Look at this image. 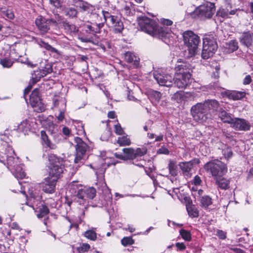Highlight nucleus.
Returning <instances> with one entry per match:
<instances>
[{"mask_svg":"<svg viewBox=\"0 0 253 253\" xmlns=\"http://www.w3.org/2000/svg\"><path fill=\"white\" fill-rule=\"evenodd\" d=\"M219 108V102L215 99H208L192 107L191 114L195 121L199 123L211 119L215 112Z\"/></svg>","mask_w":253,"mask_h":253,"instance_id":"nucleus-1","label":"nucleus"},{"mask_svg":"<svg viewBox=\"0 0 253 253\" xmlns=\"http://www.w3.org/2000/svg\"><path fill=\"white\" fill-rule=\"evenodd\" d=\"M177 62L181 64L175 68L176 72L174 84L178 88H185L191 82V66L187 62H183L181 59Z\"/></svg>","mask_w":253,"mask_h":253,"instance_id":"nucleus-2","label":"nucleus"},{"mask_svg":"<svg viewBox=\"0 0 253 253\" xmlns=\"http://www.w3.org/2000/svg\"><path fill=\"white\" fill-rule=\"evenodd\" d=\"M138 23L142 31L154 37L163 38L168 33L165 27H159L155 21L145 16L139 17Z\"/></svg>","mask_w":253,"mask_h":253,"instance_id":"nucleus-3","label":"nucleus"},{"mask_svg":"<svg viewBox=\"0 0 253 253\" xmlns=\"http://www.w3.org/2000/svg\"><path fill=\"white\" fill-rule=\"evenodd\" d=\"M48 161L50 165L48 177L57 181L64 172L63 160L53 154H50L48 155Z\"/></svg>","mask_w":253,"mask_h":253,"instance_id":"nucleus-4","label":"nucleus"},{"mask_svg":"<svg viewBox=\"0 0 253 253\" xmlns=\"http://www.w3.org/2000/svg\"><path fill=\"white\" fill-rule=\"evenodd\" d=\"M183 40L184 44L187 47L189 57L195 56L197 52L200 40L199 37L192 31H187L183 34Z\"/></svg>","mask_w":253,"mask_h":253,"instance_id":"nucleus-5","label":"nucleus"},{"mask_svg":"<svg viewBox=\"0 0 253 253\" xmlns=\"http://www.w3.org/2000/svg\"><path fill=\"white\" fill-rule=\"evenodd\" d=\"M204 168L207 172L210 173L214 177V179L222 176L227 171L226 165L217 159L207 163Z\"/></svg>","mask_w":253,"mask_h":253,"instance_id":"nucleus-6","label":"nucleus"},{"mask_svg":"<svg viewBox=\"0 0 253 253\" xmlns=\"http://www.w3.org/2000/svg\"><path fill=\"white\" fill-rule=\"evenodd\" d=\"M75 142L76 143V155L74 162L75 164H83V160L84 159L86 152L88 150L89 147L80 137H75Z\"/></svg>","mask_w":253,"mask_h":253,"instance_id":"nucleus-7","label":"nucleus"},{"mask_svg":"<svg viewBox=\"0 0 253 253\" xmlns=\"http://www.w3.org/2000/svg\"><path fill=\"white\" fill-rule=\"evenodd\" d=\"M217 49L216 42L213 38H205L203 40V47L201 54L202 58L207 59L212 56Z\"/></svg>","mask_w":253,"mask_h":253,"instance_id":"nucleus-8","label":"nucleus"},{"mask_svg":"<svg viewBox=\"0 0 253 253\" xmlns=\"http://www.w3.org/2000/svg\"><path fill=\"white\" fill-rule=\"evenodd\" d=\"M96 189L92 187L79 189L77 194V201L80 205H84L87 199H93L96 196Z\"/></svg>","mask_w":253,"mask_h":253,"instance_id":"nucleus-9","label":"nucleus"},{"mask_svg":"<svg viewBox=\"0 0 253 253\" xmlns=\"http://www.w3.org/2000/svg\"><path fill=\"white\" fill-rule=\"evenodd\" d=\"M215 11V7L214 3L207 2L203 5L199 6L197 12L201 18H210Z\"/></svg>","mask_w":253,"mask_h":253,"instance_id":"nucleus-10","label":"nucleus"},{"mask_svg":"<svg viewBox=\"0 0 253 253\" xmlns=\"http://www.w3.org/2000/svg\"><path fill=\"white\" fill-rule=\"evenodd\" d=\"M154 77L160 85L170 86L172 85L174 78L168 74L159 73L158 72L154 73Z\"/></svg>","mask_w":253,"mask_h":253,"instance_id":"nucleus-11","label":"nucleus"},{"mask_svg":"<svg viewBox=\"0 0 253 253\" xmlns=\"http://www.w3.org/2000/svg\"><path fill=\"white\" fill-rule=\"evenodd\" d=\"M231 127L237 131H248L251 128L250 122L243 118H234Z\"/></svg>","mask_w":253,"mask_h":253,"instance_id":"nucleus-12","label":"nucleus"},{"mask_svg":"<svg viewBox=\"0 0 253 253\" xmlns=\"http://www.w3.org/2000/svg\"><path fill=\"white\" fill-rule=\"evenodd\" d=\"M199 163V160L195 159L189 162H180L178 166L184 175L190 177V171L193 168V164H198Z\"/></svg>","mask_w":253,"mask_h":253,"instance_id":"nucleus-13","label":"nucleus"},{"mask_svg":"<svg viewBox=\"0 0 253 253\" xmlns=\"http://www.w3.org/2000/svg\"><path fill=\"white\" fill-rule=\"evenodd\" d=\"M56 181L49 177L45 178L44 181L41 184L42 190L46 193H53L55 191Z\"/></svg>","mask_w":253,"mask_h":253,"instance_id":"nucleus-14","label":"nucleus"},{"mask_svg":"<svg viewBox=\"0 0 253 253\" xmlns=\"http://www.w3.org/2000/svg\"><path fill=\"white\" fill-rule=\"evenodd\" d=\"M35 23L41 34L46 33L49 30L46 19L42 16H39L35 21Z\"/></svg>","mask_w":253,"mask_h":253,"instance_id":"nucleus-15","label":"nucleus"},{"mask_svg":"<svg viewBox=\"0 0 253 253\" xmlns=\"http://www.w3.org/2000/svg\"><path fill=\"white\" fill-rule=\"evenodd\" d=\"M239 41L243 45L248 47L251 46L253 42V33L250 31L243 33Z\"/></svg>","mask_w":253,"mask_h":253,"instance_id":"nucleus-16","label":"nucleus"},{"mask_svg":"<svg viewBox=\"0 0 253 253\" xmlns=\"http://www.w3.org/2000/svg\"><path fill=\"white\" fill-rule=\"evenodd\" d=\"M225 94L230 99L238 100L244 98L246 96V93L245 91L228 90L225 92Z\"/></svg>","mask_w":253,"mask_h":253,"instance_id":"nucleus-17","label":"nucleus"},{"mask_svg":"<svg viewBox=\"0 0 253 253\" xmlns=\"http://www.w3.org/2000/svg\"><path fill=\"white\" fill-rule=\"evenodd\" d=\"M215 180V184L217 185L218 187L222 190H227L230 187V180L227 178L222 177H216L214 179Z\"/></svg>","mask_w":253,"mask_h":253,"instance_id":"nucleus-18","label":"nucleus"},{"mask_svg":"<svg viewBox=\"0 0 253 253\" xmlns=\"http://www.w3.org/2000/svg\"><path fill=\"white\" fill-rule=\"evenodd\" d=\"M41 139L43 143L46 145L47 147L52 150L56 149V145L51 142L45 131L42 130L41 131Z\"/></svg>","mask_w":253,"mask_h":253,"instance_id":"nucleus-19","label":"nucleus"},{"mask_svg":"<svg viewBox=\"0 0 253 253\" xmlns=\"http://www.w3.org/2000/svg\"><path fill=\"white\" fill-rule=\"evenodd\" d=\"M239 48L238 43L236 40H231L225 43V48L226 53H232L236 51Z\"/></svg>","mask_w":253,"mask_h":253,"instance_id":"nucleus-20","label":"nucleus"},{"mask_svg":"<svg viewBox=\"0 0 253 253\" xmlns=\"http://www.w3.org/2000/svg\"><path fill=\"white\" fill-rule=\"evenodd\" d=\"M125 59L127 62L133 63L135 65L139 64V58L132 52H126L125 54Z\"/></svg>","mask_w":253,"mask_h":253,"instance_id":"nucleus-21","label":"nucleus"},{"mask_svg":"<svg viewBox=\"0 0 253 253\" xmlns=\"http://www.w3.org/2000/svg\"><path fill=\"white\" fill-rule=\"evenodd\" d=\"M17 130L18 131L22 132L25 134L31 130V126L27 119L23 121L17 126Z\"/></svg>","mask_w":253,"mask_h":253,"instance_id":"nucleus-22","label":"nucleus"},{"mask_svg":"<svg viewBox=\"0 0 253 253\" xmlns=\"http://www.w3.org/2000/svg\"><path fill=\"white\" fill-rule=\"evenodd\" d=\"M30 101L33 107H39V110H37V111L42 112L44 111V107L42 104L40 97H30Z\"/></svg>","mask_w":253,"mask_h":253,"instance_id":"nucleus-23","label":"nucleus"},{"mask_svg":"<svg viewBox=\"0 0 253 253\" xmlns=\"http://www.w3.org/2000/svg\"><path fill=\"white\" fill-rule=\"evenodd\" d=\"M186 210L190 216L192 217H197L199 216V211L191 203L188 202L186 204Z\"/></svg>","mask_w":253,"mask_h":253,"instance_id":"nucleus-24","label":"nucleus"},{"mask_svg":"<svg viewBox=\"0 0 253 253\" xmlns=\"http://www.w3.org/2000/svg\"><path fill=\"white\" fill-rule=\"evenodd\" d=\"M219 117L224 123L231 125L233 121L234 118H232L231 115L224 110L220 111Z\"/></svg>","mask_w":253,"mask_h":253,"instance_id":"nucleus-25","label":"nucleus"},{"mask_svg":"<svg viewBox=\"0 0 253 253\" xmlns=\"http://www.w3.org/2000/svg\"><path fill=\"white\" fill-rule=\"evenodd\" d=\"M38 43L41 47L44 48L47 50H48L52 53H55L57 54H60V52L57 49L52 47L48 43L43 42L42 40L38 41Z\"/></svg>","mask_w":253,"mask_h":253,"instance_id":"nucleus-26","label":"nucleus"},{"mask_svg":"<svg viewBox=\"0 0 253 253\" xmlns=\"http://www.w3.org/2000/svg\"><path fill=\"white\" fill-rule=\"evenodd\" d=\"M125 160L135 159L134 149L132 148H126L123 149Z\"/></svg>","mask_w":253,"mask_h":253,"instance_id":"nucleus-27","label":"nucleus"},{"mask_svg":"<svg viewBox=\"0 0 253 253\" xmlns=\"http://www.w3.org/2000/svg\"><path fill=\"white\" fill-rule=\"evenodd\" d=\"M79 7L84 11H86L91 14H92L95 10V7L94 6L85 2H81Z\"/></svg>","mask_w":253,"mask_h":253,"instance_id":"nucleus-28","label":"nucleus"},{"mask_svg":"<svg viewBox=\"0 0 253 253\" xmlns=\"http://www.w3.org/2000/svg\"><path fill=\"white\" fill-rule=\"evenodd\" d=\"M200 203L201 206L206 209L212 204V199L209 196H204L200 200Z\"/></svg>","mask_w":253,"mask_h":253,"instance_id":"nucleus-29","label":"nucleus"},{"mask_svg":"<svg viewBox=\"0 0 253 253\" xmlns=\"http://www.w3.org/2000/svg\"><path fill=\"white\" fill-rule=\"evenodd\" d=\"M112 26L114 27V30L116 33H120L124 29L123 23L120 18L116 20Z\"/></svg>","mask_w":253,"mask_h":253,"instance_id":"nucleus-30","label":"nucleus"},{"mask_svg":"<svg viewBox=\"0 0 253 253\" xmlns=\"http://www.w3.org/2000/svg\"><path fill=\"white\" fill-rule=\"evenodd\" d=\"M63 11L64 14L70 18L76 17L78 13L77 10L73 7H66Z\"/></svg>","mask_w":253,"mask_h":253,"instance_id":"nucleus-31","label":"nucleus"},{"mask_svg":"<svg viewBox=\"0 0 253 253\" xmlns=\"http://www.w3.org/2000/svg\"><path fill=\"white\" fill-rule=\"evenodd\" d=\"M168 168L171 175L173 176L177 175V172L176 170V166L174 161L171 160L169 161L168 165Z\"/></svg>","mask_w":253,"mask_h":253,"instance_id":"nucleus-32","label":"nucleus"},{"mask_svg":"<svg viewBox=\"0 0 253 253\" xmlns=\"http://www.w3.org/2000/svg\"><path fill=\"white\" fill-rule=\"evenodd\" d=\"M52 72V66L49 64L45 65L44 67L41 70L39 77H43L45 76L47 74L50 73Z\"/></svg>","mask_w":253,"mask_h":253,"instance_id":"nucleus-33","label":"nucleus"},{"mask_svg":"<svg viewBox=\"0 0 253 253\" xmlns=\"http://www.w3.org/2000/svg\"><path fill=\"white\" fill-rule=\"evenodd\" d=\"M117 142L120 146L129 145L131 144L130 140L127 135L119 137Z\"/></svg>","mask_w":253,"mask_h":253,"instance_id":"nucleus-34","label":"nucleus"},{"mask_svg":"<svg viewBox=\"0 0 253 253\" xmlns=\"http://www.w3.org/2000/svg\"><path fill=\"white\" fill-rule=\"evenodd\" d=\"M53 101L54 108L55 110L58 111V110H59V109H61L62 106L60 104V102H61V101H63L65 107L66 106V101H65V99L64 98H60V97H58L57 98H55L53 99Z\"/></svg>","mask_w":253,"mask_h":253,"instance_id":"nucleus-35","label":"nucleus"},{"mask_svg":"<svg viewBox=\"0 0 253 253\" xmlns=\"http://www.w3.org/2000/svg\"><path fill=\"white\" fill-rule=\"evenodd\" d=\"M134 151L135 159H136L145 155L147 153V149L145 147H143L141 148H138L135 150L134 149Z\"/></svg>","mask_w":253,"mask_h":253,"instance_id":"nucleus-36","label":"nucleus"},{"mask_svg":"<svg viewBox=\"0 0 253 253\" xmlns=\"http://www.w3.org/2000/svg\"><path fill=\"white\" fill-rule=\"evenodd\" d=\"M60 104L62 106L61 109H59V110H58L59 112V114L57 116V118L58 119V122H62L64 119V118H65L64 114H65V112L66 110L65 106L64 105V102L61 101V102H60Z\"/></svg>","mask_w":253,"mask_h":253,"instance_id":"nucleus-37","label":"nucleus"},{"mask_svg":"<svg viewBox=\"0 0 253 253\" xmlns=\"http://www.w3.org/2000/svg\"><path fill=\"white\" fill-rule=\"evenodd\" d=\"M62 24L64 28L69 32H75L77 30L74 25L70 24L66 21H63Z\"/></svg>","mask_w":253,"mask_h":253,"instance_id":"nucleus-38","label":"nucleus"},{"mask_svg":"<svg viewBox=\"0 0 253 253\" xmlns=\"http://www.w3.org/2000/svg\"><path fill=\"white\" fill-rule=\"evenodd\" d=\"M39 211L40 213L37 214V216L38 218H42L49 212V210L48 208L46 206L42 204L41 205V206H40Z\"/></svg>","mask_w":253,"mask_h":253,"instance_id":"nucleus-39","label":"nucleus"},{"mask_svg":"<svg viewBox=\"0 0 253 253\" xmlns=\"http://www.w3.org/2000/svg\"><path fill=\"white\" fill-rule=\"evenodd\" d=\"M13 64V61L10 59L4 58L0 60V64L3 68H10Z\"/></svg>","mask_w":253,"mask_h":253,"instance_id":"nucleus-40","label":"nucleus"},{"mask_svg":"<svg viewBox=\"0 0 253 253\" xmlns=\"http://www.w3.org/2000/svg\"><path fill=\"white\" fill-rule=\"evenodd\" d=\"M179 233L180 235L184 240L189 241L191 240V235L189 231L181 229Z\"/></svg>","mask_w":253,"mask_h":253,"instance_id":"nucleus-41","label":"nucleus"},{"mask_svg":"<svg viewBox=\"0 0 253 253\" xmlns=\"http://www.w3.org/2000/svg\"><path fill=\"white\" fill-rule=\"evenodd\" d=\"M84 236L91 240L95 241L96 239V233L92 230H89L84 232Z\"/></svg>","mask_w":253,"mask_h":253,"instance_id":"nucleus-42","label":"nucleus"},{"mask_svg":"<svg viewBox=\"0 0 253 253\" xmlns=\"http://www.w3.org/2000/svg\"><path fill=\"white\" fill-rule=\"evenodd\" d=\"M85 32L87 33L95 35L96 33H98V28H96L95 26L87 25L85 26Z\"/></svg>","mask_w":253,"mask_h":253,"instance_id":"nucleus-43","label":"nucleus"},{"mask_svg":"<svg viewBox=\"0 0 253 253\" xmlns=\"http://www.w3.org/2000/svg\"><path fill=\"white\" fill-rule=\"evenodd\" d=\"M121 243L124 246H127L128 245H131L134 244V240L131 237H126L123 238L121 240Z\"/></svg>","mask_w":253,"mask_h":253,"instance_id":"nucleus-44","label":"nucleus"},{"mask_svg":"<svg viewBox=\"0 0 253 253\" xmlns=\"http://www.w3.org/2000/svg\"><path fill=\"white\" fill-rule=\"evenodd\" d=\"M89 248V245L87 244H83L77 248V250L80 253H83L87 251Z\"/></svg>","mask_w":253,"mask_h":253,"instance_id":"nucleus-45","label":"nucleus"},{"mask_svg":"<svg viewBox=\"0 0 253 253\" xmlns=\"http://www.w3.org/2000/svg\"><path fill=\"white\" fill-rule=\"evenodd\" d=\"M130 3H126L122 9V11L124 12L126 15H128L130 13Z\"/></svg>","mask_w":253,"mask_h":253,"instance_id":"nucleus-46","label":"nucleus"},{"mask_svg":"<svg viewBox=\"0 0 253 253\" xmlns=\"http://www.w3.org/2000/svg\"><path fill=\"white\" fill-rule=\"evenodd\" d=\"M223 155L227 159L230 158L232 156V152L230 148L227 147L223 149Z\"/></svg>","mask_w":253,"mask_h":253,"instance_id":"nucleus-47","label":"nucleus"},{"mask_svg":"<svg viewBox=\"0 0 253 253\" xmlns=\"http://www.w3.org/2000/svg\"><path fill=\"white\" fill-rule=\"evenodd\" d=\"M6 163L7 167H14L15 166V159L12 156H6Z\"/></svg>","mask_w":253,"mask_h":253,"instance_id":"nucleus-48","label":"nucleus"},{"mask_svg":"<svg viewBox=\"0 0 253 253\" xmlns=\"http://www.w3.org/2000/svg\"><path fill=\"white\" fill-rule=\"evenodd\" d=\"M151 95L155 98L156 101H159L161 98L162 94L158 91H153L151 93Z\"/></svg>","mask_w":253,"mask_h":253,"instance_id":"nucleus-49","label":"nucleus"},{"mask_svg":"<svg viewBox=\"0 0 253 253\" xmlns=\"http://www.w3.org/2000/svg\"><path fill=\"white\" fill-rule=\"evenodd\" d=\"M217 14L222 17L225 18L228 16V11L226 9H221L217 11Z\"/></svg>","mask_w":253,"mask_h":253,"instance_id":"nucleus-50","label":"nucleus"},{"mask_svg":"<svg viewBox=\"0 0 253 253\" xmlns=\"http://www.w3.org/2000/svg\"><path fill=\"white\" fill-rule=\"evenodd\" d=\"M115 132L118 135H121L123 133V129L119 124L115 125Z\"/></svg>","mask_w":253,"mask_h":253,"instance_id":"nucleus-51","label":"nucleus"},{"mask_svg":"<svg viewBox=\"0 0 253 253\" xmlns=\"http://www.w3.org/2000/svg\"><path fill=\"white\" fill-rule=\"evenodd\" d=\"M158 154H166L168 155L169 154V150L165 147H161L158 151Z\"/></svg>","mask_w":253,"mask_h":253,"instance_id":"nucleus-52","label":"nucleus"},{"mask_svg":"<svg viewBox=\"0 0 253 253\" xmlns=\"http://www.w3.org/2000/svg\"><path fill=\"white\" fill-rule=\"evenodd\" d=\"M252 81L251 76L250 75H246L243 80V84L244 85L250 84Z\"/></svg>","mask_w":253,"mask_h":253,"instance_id":"nucleus-53","label":"nucleus"},{"mask_svg":"<svg viewBox=\"0 0 253 253\" xmlns=\"http://www.w3.org/2000/svg\"><path fill=\"white\" fill-rule=\"evenodd\" d=\"M162 23L164 25L163 27H165L167 29V30L169 32V30L165 26V25H166V26L171 25L172 24V21L169 19H164L162 20ZM168 34H169V33L167 34V35Z\"/></svg>","mask_w":253,"mask_h":253,"instance_id":"nucleus-54","label":"nucleus"},{"mask_svg":"<svg viewBox=\"0 0 253 253\" xmlns=\"http://www.w3.org/2000/svg\"><path fill=\"white\" fill-rule=\"evenodd\" d=\"M102 12L105 22H106L108 19H110V18L113 16V15H111L110 13L108 11L102 10Z\"/></svg>","mask_w":253,"mask_h":253,"instance_id":"nucleus-55","label":"nucleus"},{"mask_svg":"<svg viewBox=\"0 0 253 253\" xmlns=\"http://www.w3.org/2000/svg\"><path fill=\"white\" fill-rule=\"evenodd\" d=\"M97 185H99L101 187V189L102 191H104L105 189H106L107 187V184L104 181V180L101 179L100 181H98L97 183Z\"/></svg>","mask_w":253,"mask_h":253,"instance_id":"nucleus-56","label":"nucleus"},{"mask_svg":"<svg viewBox=\"0 0 253 253\" xmlns=\"http://www.w3.org/2000/svg\"><path fill=\"white\" fill-rule=\"evenodd\" d=\"M175 246L177 247V250L180 251H182L186 249V246L183 243H176Z\"/></svg>","mask_w":253,"mask_h":253,"instance_id":"nucleus-57","label":"nucleus"},{"mask_svg":"<svg viewBox=\"0 0 253 253\" xmlns=\"http://www.w3.org/2000/svg\"><path fill=\"white\" fill-rule=\"evenodd\" d=\"M50 3L55 7H60L61 4L59 0H49Z\"/></svg>","mask_w":253,"mask_h":253,"instance_id":"nucleus-58","label":"nucleus"},{"mask_svg":"<svg viewBox=\"0 0 253 253\" xmlns=\"http://www.w3.org/2000/svg\"><path fill=\"white\" fill-rule=\"evenodd\" d=\"M217 235L221 239H224L226 238V234L222 230H217Z\"/></svg>","mask_w":253,"mask_h":253,"instance_id":"nucleus-59","label":"nucleus"},{"mask_svg":"<svg viewBox=\"0 0 253 253\" xmlns=\"http://www.w3.org/2000/svg\"><path fill=\"white\" fill-rule=\"evenodd\" d=\"M39 94H40L39 89L38 88H36L32 91L30 97H40L39 95Z\"/></svg>","mask_w":253,"mask_h":253,"instance_id":"nucleus-60","label":"nucleus"},{"mask_svg":"<svg viewBox=\"0 0 253 253\" xmlns=\"http://www.w3.org/2000/svg\"><path fill=\"white\" fill-rule=\"evenodd\" d=\"M5 16L11 19H12L14 17V13L10 10H7L5 11Z\"/></svg>","mask_w":253,"mask_h":253,"instance_id":"nucleus-61","label":"nucleus"},{"mask_svg":"<svg viewBox=\"0 0 253 253\" xmlns=\"http://www.w3.org/2000/svg\"><path fill=\"white\" fill-rule=\"evenodd\" d=\"M201 181H202L200 177L198 175L195 176L193 179V183L196 185H200L201 183Z\"/></svg>","mask_w":253,"mask_h":253,"instance_id":"nucleus-62","label":"nucleus"},{"mask_svg":"<svg viewBox=\"0 0 253 253\" xmlns=\"http://www.w3.org/2000/svg\"><path fill=\"white\" fill-rule=\"evenodd\" d=\"M62 132L64 135L68 136L70 133V130L67 127H64L62 128Z\"/></svg>","mask_w":253,"mask_h":253,"instance_id":"nucleus-63","label":"nucleus"},{"mask_svg":"<svg viewBox=\"0 0 253 253\" xmlns=\"http://www.w3.org/2000/svg\"><path fill=\"white\" fill-rule=\"evenodd\" d=\"M48 24H53L54 25H56L57 24V22L56 20L53 19H46Z\"/></svg>","mask_w":253,"mask_h":253,"instance_id":"nucleus-64","label":"nucleus"}]
</instances>
